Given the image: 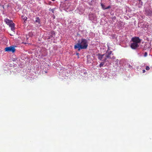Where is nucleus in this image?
Returning <instances> with one entry per match:
<instances>
[{
	"label": "nucleus",
	"mask_w": 152,
	"mask_h": 152,
	"mask_svg": "<svg viewBox=\"0 0 152 152\" xmlns=\"http://www.w3.org/2000/svg\"><path fill=\"white\" fill-rule=\"evenodd\" d=\"M88 46V43L87 40L85 39H82L81 40H79L74 46L75 49H77L80 51L81 49H86Z\"/></svg>",
	"instance_id": "f257e3e1"
},
{
	"label": "nucleus",
	"mask_w": 152,
	"mask_h": 152,
	"mask_svg": "<svg viewBox=\"0 0 152 152\" xmlns=\"http://www.w3.org/2000/svg\"><path fill=\"white\" fill-rule=\"evenodd\" d=\"M132 42L131 43V47L133 49H135L139 46V43L140 42V40L138 37L132 38Z\"/></svg>",
	"instance_id": "f03ea898"
},
{
	"label": "nucleus",
	"mask_w": 152,
	"mask_h": 152,
	"mask_svg": "<svg viewBox=\"0 0 152 152\" xmlns=\"http://www.w3.org/2000/svg\"><path fill=\"white\" fill-rule=\"evenodd\" d=\"M96 56H98V58L99 60L103 61L105 62L106 61L108 58H106V56L105 54L102 55L100 54H98Z\"/></svg>",
	"instance_id": "7ed1b4c3"
},
{
	"label": "nucleus",
	"mask_w": 152,
	"mask_h": 152,
	"mask_svg": "<svg viewBox=\"0 0 152 152\" xmlns=\"http://www.w3.org/2000/svg\"><path fill=\"white\" fill-rule=\"evenodd\" d=\"M4 50L5 52H12V53H14L15 51V49L13 46L7 47L5 48Z\"/></svg>",
	"instance_id": "20e7f679"
},
{
	"label": "nucleus",
	"mask_w": 152,
	"mask_h": 152,
	"mask_svg": "<svg viewBox=\"0 0 152 152\" xmlns=\"http://www.w3.org/2000/svg\"><path fill=\"white\" fill-rule=\"evenodd\" d=\"M110 49L109 48H108V50L107 51L106 53L105 54L106 58H110V55L112 54V51H109Z\"/></svg>",
	"instance_id": "39448f33"
},
{
	"label": "nucleus",
	"mask_w": 152,
	"mask_h": 152,
	"mask_svg": "<svg viewBox=\"0 0 152 152\" xmlns=\"http://www.w3.org/2000/svg\"><path fill=\"white\" fill-rule=\"evenodd\" d=\"M4 21L5 23L9 26L11 24H12V23L13 22L12 20H10L7 19H5L4 20Z\"/></svg>",
	"instance_id": "423d86ee"
},
{
	"label": "nucleus",
	"mask_w": 152,
	"mask_h": 152,
	"mask_svg": "<svg viewBox=\"0 0 152 152\" xmlns=\"http://www.w3.org/2000/svg\"><path fill=\"white\" fill-rule=\"evenodd\" d=\"M88 17L89 18V19L90 20L92 21L94 20V18L95 17V16L94 14L91 13L89 15Z\"/></svg>",
	"instance_id": "0eeeda50"
},
{
	"label": "nucleus",
	"mask_w": 152,
	"mask_h": 152,
	"mask_svg": "<svg viewBox=\"0 0 152 152\" xmlns=\"http://www.w3.org/2000/svg\"><path fill=\"white\" fill-rule=\"evenodd\" d=\"M49 36H48V39H50L53 37V36H54L55 33L53 31H51L49 33Z\"/></svg>",
	"instance_id": "6e6552de"
},
{
	"label": "nucleus",
	"mask_w": 152,
	"mask_h": 152,
	"mask_svg": "<svg viewBox=\"0 0 152 152\" xmlns=\"http://www.w3.org/2000/svg\"><path fill=\"white\" fill-rule=\"evenodd\" d=\"M9 26L10 27L11 30L14 32V31L15 29V24L13 22L12 23V24H11L10 25H9Z\"/></svg>",
	"instance_id": "1a4fd4ad"
},
{
	"label": "nucleus",
	"mask_w": 152,
	"mask_h": 152,
	"mask_svg": "<svg viewBox=\"0 0 152 152\" xmlns=\"http://www.w3.org/2000/svg\"><path fill=\"white\" fill-rule=\"evenodd\" d=\"M40 20L39 17H37L35 18V23H38V24L40 23Z\"/></svg>",
	"instance_id": "9d476101"
},
{
	"label": "nucleus",
	"mask_w": 152,
	"mask_h": 152,
	"mask_svg": "<svg viewBox=\"0 0 152 152\" xmlns=\"http://www.w3.org/2000/svg\"><path fill=\"white\" fill-rule=\"evenodd\" d=\"M104 62L103 61V62H101L100 64L99 65L100 67H101L103 66V65L104 64Z\"/></svg>",
	"instance_id": "9b49d317"
},
{
	"label": "nucleus",
	"mask_w": 152,
	"mask_h": 152,
	"mask_svg": "<svg viewBox=\"0 0 152 152\" xmlns=\"http://www.w3.org/2000/svg\"><path fill=\"white\" fill-rule=\"evenodd\" d=\"M101 6H102V8L104 10V8H105V7H105L104 5L102 4H101Z\"/></svg>",
	"instance_id": "f8f14e48"
},
{
	"label": "nucleus",
	"mask_w": 152,
	"mask_h": 152,
	"mask_svg": "<svg viewBox=\"0 0 152 152\" xmlns=\"http://www.w3.org/2000/svg\"><path fill=\"white\" fill-rule=\"evenodd\" d=\"M146 69L147 70H149L150 69V68L149 66H147L146 68Z\"/></svg>",
	"instance_id": "ddd939ff"
},
{
	"label": "nucleus",
	"mask_w": 152,
	"mask_h": 152,
	"mask_svg": "<svg viewBox=\"0 0 152 152\" xmlns=\"http://www.w3.org/2000/svg\"><path fill=\"white\" fill-rule=\"evenodd\" d=\"M110 6H108L107 7L104 8V10L109 9L110 8Z\"/></svg>",
	"instance_id": "4468645a"
},
{
	"label": "nucleus",
	"mask_w": 152,
	"mask_h": 152,
	"mask_svg": "<svg viewBox=\"0 0 152 152\" xmlns=\"http://www.w3.org/2000/svg\"><path fill=\"white\" fill-rule=\"evenodd\" d=\"M54 9H51V10H50V11H51L53 13L54 12Z\"/></svg>",
	"instance_id": "2eb2a0df"
},
{
	"label": "nucleus",
	"mask_w": 152,
	"mask_h": 152,
	"mask_svg": "<svg viewBox=\"0 0 152 152\" xmlns=\"http://www.w3.org/2000/svg\"><path fill=\"white\" fill-rule=\"evenodd\" d=\"M118 59H116L115 61V62H116V64H117L118 62Z\"/></svg>",
	"instance_id": "dca6fc26"
},
{
	"label": "nucleus",
	"mask_w": 152,
	"mask_h": 152,
	"mask_svg": "<svg viewBox=\"0 0 152 152\" xmlns=\"http://www.w3.org/2000/svg\"><path fill=\"white\" fill-rule=\"evenodd\" d=\"M23 19H24L25 20H26L27 19V18L26 17H25L23 18Z\"/></svg>",
	"instance_id": "f3484780"
},
{
	"label": "nucleus",
	"mask_w": 152,
	"mask_h": 152,
	"mask_svg": "<svg viewBox=\"0 0 152 152\" xmlns=\"http://www.w3.org/2000/svg\"><path fill=\"white\" fill-rule=\"evenodd\" d=\"M140 4L141 5H142L143 3H142V1H141L140 2Z\"/></svg>",
	"instance_id": "a211bd4d"
},
{
	"label": "nucleus",
	"mask_w": 152,
	"mask_h": 152,
	"mask_svg": "<svg viewBox=\"0 0 152 152\" xmlns=\"http://www.w3.org/2000/svg\"><path fill=\"white\" fill-rule=\"evenodd\" d=\"M111 58L113 59H115V57L114 56H113Z\"/></svg>",
	"instance_id": "6ab92c4d"
},
{
	"label": "nucleus",
	"mask_w": 152,
	"mask_h": 152,
	"mask_svg": "<svg viewBox=\"0 0 152 152\" xmlns=\"http://www.w3.org/2000/svg\"><path fill=\"white\" fill-rule=\"evenodd\" d=\"M129 67L130 68H132V66H131L130 65H129Z\"/></svg>",
	"instance_id": "aec40b11"
},
{
	"label": "nucleus",
	"mask_w": 152,
	"mask_h": 152,
	"mask_svg": "<svg viewBox=\"0 0 152 152\" xmlns=\"http://www.w3.org/2000/svg\"><path fill=\"white\" fill-rule=\"evenodd\" d=\"M145 69H143V70H142V72H143V73H145Z\"/></svg>",
	"instance_id": "412c9836"
},
{
	"label": "nucleus",
	"mask_w": 152,
	"mask_h": 152,
	"mask_svg": "<svg viewBox=\"0 0 152 152\" xmlns=\"http://www.w3.org/2000/svg\"><path fill=\"white\" fill-rule=\"evenodd\" d=\"M151 14H152V13L151 12H150L149 15H151Z\"/></svg>",
	"instance_id": "4be33fe9"
},
{
	"label": "nucleus",
	"mask_w": 152,
	"mask_h": 152,
	"mask_svg": "<svg viewBox=\"0 0 152 152\" xmlns=\"http://www.w3.org/2000/svg\"><path fill=\"white\" fill-rule=\"evenodd\" d=\"M138 1L140 2L141 1V0H138Z\"/></svg>",
	"instance_id": "5701e85b"
},
{
	"label": "nucleus",
	"mask_w": 152,
	"mask_h": 152,
	"mask_svg": "<svg viewBox=\"0 0 152 152\" xmlns=\"http://www.w3.org/2000/svg\"><path fill=\"white\" fill-rule=\"evenodd\" d=\"M77 55H79V53H77Z\"/></svg>",
	"instance_id": "b1692460"
},
{
	"label": "nucleus",
	"mask_w": 152,
	"mask_h": 152,
	"mask_svg": "<svg viewBox=\"0 0 152 152\" xmlns=\"http://www.w3.org/2000/svg\"><path fill=\"white\" fill-rule=\"evenodd\" d=\"M52 0L53 1H54V0Z\"/></svg>",
	"instance_id": "393cba45"
}]
</instances>
